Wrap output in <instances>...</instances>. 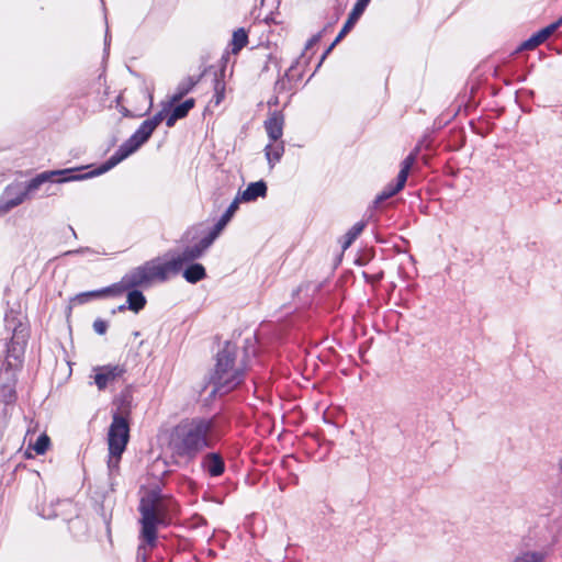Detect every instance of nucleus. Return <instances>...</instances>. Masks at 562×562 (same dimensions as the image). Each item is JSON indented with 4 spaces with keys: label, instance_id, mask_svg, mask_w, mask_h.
I'll use <instances>...</instances> for the list:
<instances>
[{
    "label": "nucleus",
    "instance_id": "obj_1",
    "mask_svg": "<svg viewBox=\"0 0 562 562\" xmlns=\"http://www.w3.org/2000/svg\"><path fill=\"white\" fill-rule=\"evenodd\" d=\"M213 239L214 237L205 238L199 246L188 249L182 256H178L177 258H172L168 261L155 259L136 268L121 280V283L124 284V291L133 286L166 280L170 274L177 273L186 261L200 257L201 254L212 244Z\"/></svg>",
    "mask_w": 562,
    "mask_h": 562
},
{
    "label": "nucleus",
    "instance_id": "obj_2",
    "mask_svg": "<svg viewBox=\"0 0 562 562\" xmlns=\"http://www.w3.org/2000/svg\"><path fill=\"white\" fill-rule=\"evenodd\" d=\"M211 422L192 419L178 425L170 437L169 447L173 454L193 458L200 450L207 447Z\"/></svg>",
    "mask_w": 562,
    "mask_h": 562
},
{
    "label": "nucleus",
    "instance_id": "obj_3",
    "mask_svg": "<svg viewBox=\"0 0 562 562\" xmlns=\"http://www.w3.org/2000/svg\"><path fill=\"white\" fill-rule=\"evenodd\" d=\"M236 346L228 342L217 353L216 366L212 375L217 392L227 393L240 384L244 368L236 363Z\"/></svg>",
    "mask_w": 562,
    "mask_h": 562
},
{
    "label": "nucleus",
    "instance_id": "obj_4",
    "mask_svg": "<svg viewBox=\"0 0 562 562\" xmlns=\"http://www.w3.org/2000/svg\"><path fill=\"white\" fill-rule=\"evenodd\" d=\"M140 538L145 542L140 544L138 550L146 551V547L154 548L157 540V529L159 526L166 525L165 507L159 499H142L140 506Z\"/></svg>",
    "mask_w": 562,
    "mask_h": 562
},
{
    "label": "nucleus",
    "instance_id": "obj_5",
    "mask_svg": "<svg viewBox=\"0 0 562 562\" xmlns=\"http://www.w3.org/2000/svg\"><path fill=\"white\" fill-rule=\"evenodd\" d=\"M130 439V426L127 420L121 415H114L108 431L109 446V468L111 470L119 467L122 453L124 452Z\"/></svg>",
    "mask_w": 562,
    "mask_h": 562
},
{
    "label": "nucleus",
    "instance_id": "obj_6",
    "mask_svg": "<svg viewBox=\"0 0 562 562\" xmlns=\"http://www.w3.org/2000/svg\"><path fill=\"white\" fill-rule=\"evenodd\" d=\"M154 131L155 130L146 121H144L138 127V130L125 143H123L120 146L117 151L98 170L92 171L91 175L99 176L109 171L123 159H125L131 154L136 151L144 143H146Z\"/></svg>",
    "mask_w": 562,
    "mask_h": 562
},
{
    "label": "nucleus",
    "instance_id": "obj_7",
    "mask_svg": "<svg viewBox=\"0 0 562 562\" xmlns=\"http://www.w3.org/2000/svg\"><path fill=\"white\" fill-rule=\"evenodd\" d=\"M72 171H74V169H63V170L45 171V172L37 175L35 178H33L27 183L25 192L20 193L14 200H10L7 202L5 209L9 210V209L22 203L27 193L37 190L44 182L55 181V182L63 183V182H68V181L82 180V179H87L89 177L94 176V175H91V172H90V173H86V175L66 177V175L72 172Z\"/></svg>",
    "mask_w": 562,
    "mask_h": 562
},
{
    "label": "nucleus",
    "instance_id": "obj_8",
    "mask_svg": "<svg viewBox=\"0 0 562 562\" xmlns=\"http://www.w3.org/2000/svg\"><path fill=\"white\" fill-rule=\"evenodd\" d=\"M124 366L106 364L95 367L93 369V380L99 391L106 389L109 385L121 379L125 373Z\"/></svg>",
    "mask_w": 562,
    "mask_h": 562
},
{
    "label": "nucleus",
    "instance_id": "obj_9",
    "mask_svg": "<svg viewBox=\"0 0 562 562\" xmlns=\"http://www.w3.org/2000/svg\"><path fill=\"white\" fill-rule=\"evenodd\" d=\"M415 162V155L411 154L409 156H407L403 164H402V168H401V171L397 176V182L394 187H387L383 193L380 195V199L383 200V199H387V198H391L392 195H394L395 193H397L398 191H401L404 186H405V182L407 180V176H408V172L411 170V168L413 167Z\"/></svg>",
    "mask_w": 562,
    "mask_h": 562
},
{
    "label": "nucleus",
    "instance_id": "obj_10",
    "mask_svg": "<svg viewBox=\"0 0 562 562\" xmlns=\"http://www.w3.org/2000/svg\"><path fill=\"white\" fill-rule=\"evenodd\" d=\"M123 292H124V284H122L120 281L116 284H113L111 286H108V288H104L101 290L80 293V294L76 295L72 301L78 304H85L89 300H92V299L105 297V296H111V295H113V296L120 295Z\"/></svg>",
    "mask_w": 562,
    "mask_h": 562
},
{
    "label": "nucleus",
    "instance_id": "obj_11",
    "mask_svg": "<svg viewBox=\"0 0 562 562\" xmlns=\"http://www.w3.org/2000/svg\"><path fill=\"white\" fill-rule=\"evenodd\" d=\"M562 24V19L548 25L547 27L538 31L530 38L522 42L518 48V50H530L536 48L538 45L542 44L551 34H553L558 27Z\"/></svg>",
    "mask_w": 562,
    "mask_h": 562
},
{
    "label": "nucleus",
    "instance_id": "obj_12",
    "mask_svg": "<svg viewBox=\"0 0 562 562\" xmlns=\"http://www.w3.org/2000/svg\"><path fill=\"white\" fill-rule=\"evenodd\" d=\"M266 194L267 184L266 182L260 180L248 184V187L244 191L238 192L236 199H239V202H251L255 201L257 198H265Z\"/></svg>",
    "mask_w": 562,
    "mask_h": 562
},
{
    "label": "nucleus",
    "instance_id": "obj_13",
    "mask_svg": "<svg viewBox=\"0 0 562 562\" xmlns=\"http://www.w3.org/2000/svg\"><path fill=\"white\" fill-rule=\"evenodd\" d=\"M283 116L273 112L265 122L266 132L271 142H278L283 134Z\"/></svg>",
    "mask_w": 562,
    "mask_h": 562
},
{
    "label": "nucleus",
    "instance_id": "obj_14",
    "mask_svg": "<svg viewBox=\"0 0 562 562\" xmlns=\"http://www.w3.org/2000/svg\"><path fill=\"white\" fill-rule=\"evenodd\" d=\"M194 99L191 98L187 99L181 104L176 105L166 120L167 126L172 127L178 120L187 116L189 111L194 106Z\"/></svg>",
    "mask_w": 562,
    "mask_h": 562
},
{
    "label": "nucleus",
    "instance_id": "obj_15",
    "mask_svg": "<svg viewBox=\"0 0 562 562\" xmlns=\"http://www.w3.org/2000/svg\"><path fill=\"white\" fill-rule=\"evenodd\" d=\"M266 158L272 168L282 157L284 153V146L282 142H271L269 143L266 148Z\"/></svg>",
    "mask_w": 562,
    "mask_h": 562
},
{
    "label": "nucleus",
    "instance_id": "obj_16",
    "mask_svg": "<svg viewBox=\"0 0 562 562\" xmlns=\"http://www.w3.org/2000/svg\"><path fill=\"white\" fill-rule=\"evenodd\" d=\"M205 470L213 476H218L224 471V462L218 454L212 453L204 459Z\"/></svg>",
    "mask_w": 562,
    "mask_h": 562
},
{
    "label": "nucleus",
    "instance_id": "obj_17",
    "mask_svg": "<svg viewBox=\"0 0 562 562\" xmlns=\"http://www.w3.org/2000/svg\"><path fill=\"white\" fill-rule=\"evenodd\" d=\"M183 277L188 282H198L205 277L204 267L200 263L191 265L184 270Z\"/></svg>",
    "mask_w": 562,
    "mask_h": 562
},
{
    "label": "nucleus",
    "instance_id": "obj_18",
    "mask_svg": "<svg viewBox=\"0 0 562 562\" xmlns=\"http://www.w3.org/2000/svg\"><path fill=\"white\" fill-rule=\"evenodd\" d=\"M248 43V35L245 29L240 27L233 33L232 52L237 54Z\"/></svg>",
    "mask_w": 562,
    "mask_h": 562
},
{
    "label": "nucleus",
    "instance_id": "obj_19",
    "mask_svg": "<svg viewBox=\"0 0 562 562\" xmlns=\"http://www.w3.org/2000/svg\"><path fill=\"white\" fill-rule=\"evenodd\" d=\"M128 308L135 313L139 312L146 304V299L139 291H131L127 295Z\"/></svg>",
    "mask_w": 562,
    "mask_h": 562
},
{
    "label": "nucleus",
    "instance_id": "obj_20",
    "mask_svg": "<svg viewBox=\"0 0 562 562\" xmlns=\"http://www.w3.org/2000/svg\"><path fill=\"white\" fill-rule=\"evenodd\" d=\"M239 203H240L239 199L235 198L234 201L228 206V209L226 210V212L223 214V216L218 221V223L216 225V228L218 231H221L231 221V218L233 217L235 212L238 210Z\"/></svg>",
    "mask_w": 562,
    "mask_h": 562
},
{
    "label": "nucleus",
    "instance_id": "obj_21",
    "mask_svg": "<svg viewBox=\"0 0 562 562\" xmlns=\"http://www.w3.org/2000/svg\"><path fill=\"white\" fill-rule=\"evenodd\" d=\"M50 446V439L46 434H42L33 445H29V449H33L36 454H44Z\"/></svg>",
    "mask_w": 562,
    "mask_h": 562
},
{
    "label": "nucleus",
    "instance_id": "obj_22",
    "mask_svg": "<svg viewBox=\"0 0 562 562\" xmlns=\"http://www.w3.org/2000/svg\"><path fill=\"white\" fill-rule=\"evenodd\" d=\"M544 557L540 552L526 551L518 554L512 562H543Z\"/></svg>",
    "mask_w": 562,
    "mask_h": 562
},
{
    "label": "nucleus",
    "instance_id": "obj_23",
    "mask_svg": "<svg viewBox=\"0 0 562 562\" xmlns=\"http://www.w3.org/2000/svg\"><path fill=\"white\" fill-rule=\"evenodd\" d=\"M363 223H356L345 235L344 248L349 247L352 241L361 234L363 231Z\"/></svg>",
    "mask_w": 562,
    "mask_h": 562
},
{
    "label": "nucleus",
    "instance_id": "obj_24",
    "mask_svg": "<svg viewBox=\"0 0 562 562\" xmlns=\"http://www.w3.org/2000/svg\"><path fill=\"white\" fill-rule=\"evenodd\" d=\"M355 24H356L355 22H352L351 20L347 19L345 25L340 30L339 34L337 35V37L335 38L333 44L325 52L323 58H325V56L333 49V47L346 36V34L355 26Z\"/></svg>",
    "mask_w": 562,
    "mask_h": 562
},
{
    "label": "nucleus",
    "instance_id": "obj_25",
    "mask_svg": "<svg viewBox=\"0 0 562 562\" xmlns=\"http://www.w3.org/2000/svg\"><path fill=\"white\" fill-rule=\"evenodd\" d=\"M166 112L167 110L164 109L161 111H159L156 115H154L151 119H148L146 120V122L154 128L156 130V127L168 116H166Z\"/></svg>",
    "mask_w": 562,
    "mask_h": 562
},
{
    "label": "nucleus",
    "instance_id": "obj_26",
    "mask_svg": "<svg viewBox=\"0 0 562 562\" xmlns=\"http://www.w3.org/2000/svg\"><path fill=\"white\" fill-rule=\"evenodd\" d=\"M166 112L167 110L164 109L161 111H159L156 115H154L151 119H148L146 120V122L154 128L156 130V127L168 116H166Z\"/></svg>",
    "mask_w": 562,
    "mask_h": 562
},
{
    "label": "nucleus",
    "instance_id": "obj_27",
    "mask_svg": "<svg viewBox=\"0 0 562 562\" xmlns=\"http://www.w3.org/2000/svg\"><path fill=\"white\" fill-rule=\"evenodd\" d=\"M364 10H366V8L356 3L353 9L351 10V12L349 13L348 19L351 20L352 22L357 23V21L360 19V16L364 12Z\"/></svg>",
    "mask_w": 562,
    "mask_h": 562
},
{
    "label": "nucleus",
    "instance_id": "obj_28",
    "mask_svg": "<svg viewBox=\"0 0 562 562\" xmlns=\"http://www.w3.org/2000/svg\"><path fill=\"white\" fill-rule=\"evenodd\" d=\"M224 99V85L220 81H216L215 85V104H220Z\"/></svg>",
    "mask_w": 562,
    "mask_h": 562
},
{
    "label": "nucleus",
    "instance_id": "obj_29",
    "mask_svg": "<svg viewBox=\"0 0 562 562\" xmlns=\"http://www.w3.org/2000/svg\"><path fill=\"white\" fill-rule=\"evenodd\" d=\"M106 328H108V325L102 319H97L94 321L93 323V329L95 333H98L99 335H103L105 334L106 331Z\"/></svg>",
    "mask_w": 562,
    "mask_h": 562
},
{
    "label": "nucleus",
    "instance_id": "obj_30",
    "mask_svg": "<svg viewBox=\"0 0 562 562\" xmlns=\"http://www.w3.org/2000/svg\"><path fill=\"white\" fill-rule=\"evenodd\" d=\"M195 82L192 79H188L179 85V89L182 90V93H188L193 87Z\"/></svg>",
    "mask_w": 562,
    "mask_h": 562
},
{
    "label": "nucleus",
    "instance_id": "obj_31",
    "mask_svg": "<svg viewBox=\"0 0 562 562\" xmlns=\"http://www.w3.org/2000/svg\"><path fill=\"white\" fill-rule=\"evenodd\" d=\"M195 82L192 79H188L179 85V89L182 90V93H188L193 87Z\"/></svg>",
    "mask_w": 562,
    "mask_h": 562
},
{
    "label": "nucleus",
    "instance_id": "obj_32",
    "mask_svg": "<svg viewBox=\"0 0 562 562\" xmlns=\"http://www.w3.org/2000/svg\"><path fill=\"white\" fill-rule=\"evenodd\" d=\"M183 95H186V93H182V90L178 87L177 92L173 93L169 99V105L177 103Z\"/></svg>",
    "mask_w": 562,
    "mask_h": 562
},
{
    "label": "nucleus",
    "instance_id": "obj_33",
    "mask_svg": "<svg viewBox=\"0 0 562 562\" xmlns=\"http://www.w3.org/2000/svg\"><path fill=\"white\" fill-rule=\"evenodd\" d=\"M321 40V34H317V35H314L312 38L308 40V42L306 43V49L311 48L312 46H314L318 41Z\"/></svg>",
    "mask_w": 562,
    "mask_h": 562
},
{
    "label": "nucleus",
    "instance_id": "obj_34",
    "mask_svg": "<svg viewBox=\"0 0 562 562\" xmlns=\"http://www.w3.org/2000/svg\"><path fill=\"white\" fill-rule=\"evenodd\" d=\"M371 0H358L356 3L363 7V8H367V5L369 4Z\"/></svg>",
    "mask_w": 562,
    "mask_h": 562
},
{
    "label": "nucleus",
    "instance_id": "obj_35",
    "mask_svg": "<svg viewBox=\"0 0 562 562\" xmlns=\"http://www.w3.org/2000/svg\"><path fill=\"white\" fill-rule=\"evenodd\" d=\"M559 465H560V468H561V470H562V458H561V459H560V461H559Z\"/></svg>",
    "mask_w": 562,
    "mask_h": 562
}]
</instances>
